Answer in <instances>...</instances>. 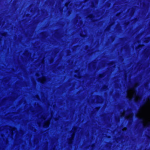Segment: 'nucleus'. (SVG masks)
I'll return each mask as SVG.
<instances>
[{"label":"nucleus","mask_w":150,"mask_h":150,"mask_svg":"<svg viewBox=\"0 0 150 150\" xmlns=\"http://www.w3.org/2000/svg\"><path fill=\"white\" fill-rule=\"evenodd\" d=\"M124 114H125V113H124V112H123V113L122 114V116L123 115H124Z\"/></svg>","instance_id":"obj_7"},{"label":"nucleus","mask_w":150,"mask_h":150,"mask_svg":"<svg viewBox=\"0 0 150 150\" xmlns=\"http://www.w3.org/2000/svg\"><path fill=\"white\" fill-rule=\"evenodd\" d=\"M135 87L129 88L127 91V97L129 99L133 98L134 100L137 101L140 99L141 96L136 93Z\"/></svg>","instance_id":"obj_2"},{"label":"nucleus","mask_w":150,"mask_h":150,"mask_svg":"<svg viewBox=\"0 0 150 150\" xmlns=\"http://www.w3.org/2000/svg\"><path fill=\"white\" fill-rule=\"evenodd\" d=\"M126 128H125L123 129V130L124 131V130H126Z\"/></svg>","instance_id":"obj_6"},{"label":"nucleus","mask_w":150,"mask_h":150,"mask_svg":"<svg viewBox=\"0 0 150 150\" xmlns=\"http://www.w3.org/2000/svg\"><path fill=\"white\" fill-rule=\"evenodd\" d=\"M132 117V113H130L129 115L126 117V118L128 119H130Z\"/></svg>","instance_id":"obj_5"},{"label":"nucleus","mask_w":150,"mask_h":150,"mask_svg":"<svg viewBox=\"0 0 150 150\" xmlns=\"http://www.w3.org/2000/svg\"><path fill=\"white\" fill-rule=\"evenodd\" d=\"M49 121H47L45 123L44 125V127H47L49 125Z\"/></svg>","instance_id":"obj_4"},{"label":"nucleus","mask_w":150,"mask_h":150,"mask_svg":"<svg viewBox=\"0 0 150 150\" xmlns=\"http://www.w3.org/2000/svg\"><path fill=\"white\" fill-rule=\"evenodd\" d=\"M144 127L150 125V100L148 98L136 115Z\"/></svg>","instance_id":"obj_1"},{"label":"nucleus","mask_w":150,"mask_h":150,"mask_svg":"<svg viewBox=\"0 0 150 150\" xmlns=\"http://www.w3.org/2000/svg\"><path fill=\"white\" fill-rule=\"evenodd\" d=\"M39 81L42 83H43L45 81V79L44 77H43L41 79H39Z\"/></svg>","instance_id":"obj_3"}]
</instances>
